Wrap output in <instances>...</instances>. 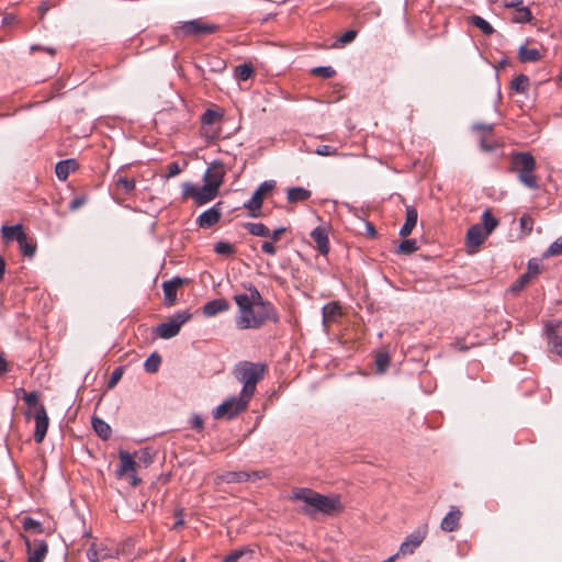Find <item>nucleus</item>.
<instances>
[{"label": "nucleus", "instance_id": "f257e3e1", "mask_svg": "<svg viewBox=\"0 0 562 562\" xmlns=\"http://www.w3.org/2000/svg\"><path fill=\"white\" fill-rule=\"evenodd\" d=\"M234 301L239 311L236 324L240 329H258L268 321L273 323L279 321L273 305L263 301L260 292L255 286L249 289V294L234 295Z\"/></svg>", "mask_w": 562, "mask_h": 562}, {"label": "nucleus", "instance_id": "f03ea898", "mask_svg": "<svg viewBox=\"0 0 562 562\" xmlns=\"http://www.w3.org/2000/svg\"><path fill=\"white\" fill-rule=\"evenodd\" d=\"M292 498L304 503L301 512L308 517L317 513L331 516L344 509L339 496L329 497L306 487L295 488Z\"/></svg>", "mask_w": 562, "mask_h": 562}, {"label": "nucleus", "instance_id": "7ed1b4c3", "mask_svg": "<svg viewBox=\"0 0 562 562\" xmlns=\"http://www.w3.org/2000/svg\"><path fill=\"white\" fill-rule=\"evenodd\" d=\"M267 366L250 361H241L234 369V376L243 383L241 393L245 397H252L257 383L263 379Z\"/></svg>", "mask_w": 562, "mask_h": 562}, {"label": "nucleus", "instance_id": "20e7f679", "mask_svg": "<svg viewBox=\"0 0 562 562\" xmlns=\"http://www.w3.org/2000/svg\"><path fill=\"white\" fill-rule=\"evenodd\" d=\"M510 162L512 170L518 175L520 183L532 190L539 188L538 177L535 175L537 162L531 154H514Z\"/></svg>", "mask_w": 562, "mask_h": 562}, {"label": "nucleus", "instance_id": "39448f33", "mask_svg": "<svg viewBox=\"0 0 562 562\" xmlns=\"http://www.w3.org/2000/svg\"><path fill=\"white\" fill-rule=\"evenodd\" d=\"M218 31V25L209 23L204 19L186 21L175 27L177 36H203Z\"/></svg>", "mask_w": 562, "mask_h": 562}, {"label": "nucleus", "instance_id": "423d86ee", "mask_svg": "<svg viewBox=\"0 0 562 562\" xmlns=\"http://www.w3.org/2000/svg\"><path fill=\"white\" fill-rule=\"evenodd\" d=\"M250 397H245L240 392L239 397H232L224 403H222L214 412V417L216 419L227 418L232 419L237 416L240 412L245 411L248 406Z\"/></svg>", "mask_w": 562, "mask_h": 562}, {"label": "nucleus", "instance_id": "0eeeda50", "mask_svg": "<svg viewBox=\"0 0 562 562\" xmlns=\"http://www.w3.org/2000/svg\"><path fill=\"white\" fill-rule=\"evenodd\" d=\"M182 193L183 198H191L196 204L202 205L215 199L218 191L205 183L202 187H195L190 182H184L182 184Z\"/></svg>", "mask_w": 562, "mask_h": 562}, {"label": "nucleus", "instance_id": "6e6552de", "mask_svg": "<svg viewBox=\"0 0 562 562\" xmlns=\"http://www.w3.org/2000/svg\"><path fill=\"white\" fill-rule=\"evenodd\" d=\"M191 316V313L187 311L177 313L168 322L161 323L156 328V334L162 339H170L179 334L181 326L186 324Z\"/></svg>", "mask_w": 562, "mask_h": 562}, {"label": "nucleus", "instance_id": "1a4fd4ad", "mask_svg": "<svg viewBox=\"0 0 562 562\" xmlns=\"http://www.w3.org/2000/svg\"><path fill=\"white\" fill-rule=\"evenodd\" d=\"M274 187L276 182L273 180L262 182L254 192L251 199L244 204V206L249 210L252 217H258L260 215L263 199L274 189Z\"/></svg>", "mask_w": 562, "mask_h": 562}, {"label": "nucleus", "instance_id": "9d476101", "mask_svg": "<svg viewBox=\"0 0 562 562\" xmlns=\"http://www.w3.org/2000/svg\"><path fill=\"white\" fill-rule=\"evenodd\" d=\"M480 146L484 151H492L498 146V142L494 137V124L475 123L472 126Z\"/></svg>", "mask_w": 562, "mask_h": 562}, {"label": "nucleus", "instance_id": "9b49d317", "mask_svg": "<svg viewBox=\"0 0 562 562\" xmlns=\"http://www.w3.org/2000/svg\"><path fill=\"white\" fill-rule=\"evenodd\" d=\"M120 467L116 471L119 477L128 476L131 479V484L133 486H137L140 480L136 475L137 463L134 461L133 457L127 451H120Z\"/></svg>", "mask_w": 562, "mask_h": 562}, {"label": "nucleus", "instance_id": "f8f14e48", "mask_svg": "<svg viewBox=\"0 0 562 562\" xmlns=\"http://www.w3.org/2000/svg\"><path fill=\"white\" fill-rule=\"evenodd\" d=\"M27 552V562H43L48 553V544L44 540H34L33 542L24 537Z\"/></svg>", "mask_w": 562, "mask_h": 562}, {"label": "nucleus", "instance_id": "ddd939ff", "mask_svg": "<svg viewBox=\"0 0 562 562\" xmlns=\"http://www.w3.org/2000/svg\"><path fill=\"white\" fill-rule=\"evenodd\" d=\"M547 337L550 351L562 357V323H549L547 325Z\"/></svg>", "mask_w": 562, "mask_h": 562}, {"label": "nucleus", "instance_id": "4468645a", "mask_svg": "<svg viewBox=\"0 0 562 562\" xmlns=\"http://www.w3.org/2000/svg\"><path fill=\"white\" fill-rule=\"evenodd\" d=\"M488 237V234L483 229L481 224L472 225L465 236V245L470 252H476L480 246Z\"/></svg>", "mask_w": 562, "mask_h": 562}, {"label": "nucleus", "instance_id": "2eb2a0df", "mask_svg": "<svg viewBox=\"0 0 562 562\" xmlns=\"http://www.w3.org/2000/svg\"><path fill=\"white\" fill-rule=\"evenodd\" d=\"M427 536V527L418 528L411 533L400 547L402 555L412 554L418 548Z\"/></svg>", "mask_w": 562, "mask_h": 562}, {"label": "nucleus", "instance_id": "dca6fc26", "mask_svg": "<svg viewBox=\"0 0 562 562\" xmlns=\"http://www.w3.org/2000/svg\"><path fill=\"white\" fill-rule=\"evenodd\" d=\"M187 282L186 279L180 277L172 278L171 280L162 283L164 303L167 306H172L177 301V292Z\"/></svg>", "mask_w": 562, "mask_h": 562}, {"label": "nucleus", "instance_id": "f3484780", "mask_svg": "<svg viewBox=\"0 0 562 562\" xmlns=\"http://www.w3.org/2000/svg\"><path fill=\"white\" fill-rule=\"evenodd\" d=\"M222 113L214 109H207L201 116L202 123V134L210 139H214L217 136V133L212 130V126L221 121Z\"/></svg>", "mask_w": 562, "mask_h": 562}, {"label": "nucleus", "instance_id": "a211bd4d", "mask_svg": "<svg viewBox=\"0 0 562 562\" xmlns=\"http://www.w3.org/2000/svg\"><path fill=\"white\" fill-rule=\"evenodd\" d=\"M33 417L35 419L34 440L41 443L46 436L49 423L45 407L37 406V412L33 414Z\"/></svg>", "mask_w": 562, "mask_h": 562}, {"label": "nucleus", "instance_id": "6ab92c4d", "mask_svg": "<svg viewBox=\"0 0 562 562\" xmlns=\"http://www.w3.org/2000/svg\"><path fill=\"white\" fill-rule=\"evenodd\" d=\"M224 175L225 172L222 166L214 165L211 168H209L204 173V183L211 186L212 188L218 191L221 184L223 183Z\"/></svg>", "mask_w": 562, "mask_h": 562}, {"label": "nucleus", "instance_id": "aec40b11", "mask_svg": "<svg viewBox=\"0 0 562 562\" xmlns=\"http://www.w3.org/2000/svg\"><path fill=\"white\" fill-rule=\"evenodd\" d=\"M462 513L454 506H452L449 510V513L443 517L441 521V529L447 532H452L459 529L460 527V519H461Z\"/></svg>", "mask_w": 562, "mask_h": 562}, {"label": "nucleus", "instance_id": "412c9836", "mask_svg": "<svg viewBox=\"0 0 562 562\" xmlns=\"http://www.w3.org/2000/svg\"><path fill=\"white\" fill-rule=\"evenodd\" d=\"M221 216H222V213L217 209V206H213V207L206 210L205 212H203L198 217V224L202 228H210L220 222Z\"/></svg>", "mask_w": 562, "mask_h": 562}, {"label": "nucleus", "instance_id": "4be33fe9", "mask_svg": "<svg viewBox=\"0 0 562 562\" xmlns=\"http://www.w3.org/2000/svg\"><path fill=\"white\" fill-rule=\"evenodd\" d=\"M311 237L315 241L317 250L322 255H327L329 251V239L326 229L318 226L312 231Z\"/></svg>", "mask_w": 562, "mask_h": 562}, {"label": "nucleus", "instance_id": "5701e85b", "mask_svg": "<svg viewBox=\"0 0 562 562\" xmlns=\"http://www.w3.org/2000/svg\"><path fill=\"white\" fill-rule=\"evenodd\" d=\"M418 218L417 210L414 206H406V218L405 223L400 231V235L402 237H407L412 234L414 227L416 226Z\"/></svg>", "mask_w": 562, "mask_h": 562}, {"label": "nucleus", "instance_id": "b1692460", "mask_svg": "<svg viewBox=\"0 0 562 562\" xmlns=\"http://www.w3.org/2000/svg\"><path fill=\"white\" fill-rule=\"evenodd\" d=\"M228 308H229V304L226 300L217 299V300L207 302L203 306V314L207 317H212L221 312L227 311Z\"/></svg>", "mask_w": 562, "mask_h": 562}, {"label": "nucleus", "instance_id": "393cba45", "mask_svg": "<svg viewBox=\"0 0 562 562\" xmlns=\"http://www.w3.org/2000/svg\"><path fill=\"white\" fill-rule=\"evenodd\" d=\"M77 168L78 162L75 159H67L57 162L55 172L59 180L65 181Z\"/></svg>", "mask_w": 562, "mask_h": 562}, {"label": "nucleus", "instance_id": "a878e982", "mask_svg": "<svg viewBox=\"0 0 562 562\" xmlns=\"http://www.w3.org/2000/svg\"><path fill=\"white\" fill-rule=\"evenodd\" d=\"M286 229L284 227H279L274 229L272 233L270 232L269 237L271 238V240L263 241L261 245V250L269 256H274L277 254V247L274 246V243H278L281 239Z\"/></svg>", "mask_w": 562, "mask_h": 562}, {"label": "nucleus", "instance_id": "bb28decb", "mask_svg": "<svg viewBox=\"0 0 562 562\" xmlns=\"http://www.w3.org/2000/svg\"><path fill=\"white\" fill-rule=\"evenodd\" d=\"M341 315V307L338 303H328L323 307V322L327 326L329 323H335Z\"/></svg>", "mask_w": 562, "mask_h": 562}, {"label": "nucleus", "instance_id": "cd10ccee", "mask_svg": "<svg viewBox=\"0 0 562 562\" xmlns=\"http://www.w3.org/2000/svg\"><path fill=\"white\" fill-rule=\"evenodd\" d=\"M2 237L5 241H11L15 239L16 241H21L24 239V231L21 224L7 226L3 225L1 228Z\"/></svg>", "mask_w": 562, "mask_h": 562}, {"label": "nucleus", "instance_id": "c85d7f7f", "mask_svg": "<svg viewBox=\"0 0 562 562\" xmlns=\"http://www.w3.org/2000/svg\"><path fill=\"white\" fill-rule=\"evenodd\" d=\"M518 57L522 63H536L542 58L540 49L536 47L520 46Z\"/></svg>", "mask_w": 562, "mask_h": 562}, {"label": "nucleus", "instance_id": "c756f323", "mask_svg": "<svg viewBox=\"0 0 562 562\" xmlns=\"http://www.w3.org/2000/svg\"><path fill=\"white\" fill-rule=\"evenodd\" d=\"M311 196V191L302 187H294L288 191V200L290 203L306 201Z\"/></svg>", "mask_w": 562, "mask_h": 562}, {"label": "nucleus", "instance_id": "7c9ffc66", "mask_svg": "<svg viewBox=\"0 0 562 562\" xmlns=\"http://www.w3.org/2000/svg\"><path fill=\"white\" fill-rule=\"evenodd\" d=\"M136 182L132 178H127L125 176L119 175L116 177V187L121 194L128 195L135 189Z\"/></svg>", "mask_w": 562, "mask_h": 562}, {"label": "nucleus", "instance_id": "2f4dec72", "mask_svg": "<svg viewBox=\"0 0 562 562\" xmlns=\"http://www.w3.org/2000/svg\"><path fill=\"white\" fill-rule=\"evenodd\" d=\"M481 225L490 236L493 233V231L498 226V220L492 215V212L490 210H485L481 217Z\"/></svg>", "mask_w": 562, "mask_h": 562}, {"label": "nucleus", "instance_id": "473e14b6", "mask_svg": "<svg viewBox=\"0 0 562 562\" xmlns=\"http://www.w3.org/2000/svg\"><path fill=\"white\" fill-rule=\"evenodd\" d=\"M92 427L102 439H108L111 435V427L101 418L94 417L92 419Z\"/></svg>", "mask_w": 562, "mask_h": 562}, {"label": "nucleus", "instance_id": "72a5a7b5", "mask_svg": "<svg viewBox=\"0 0 562 562\" xmlns=\"http://www.w3.org/2000/svg\"><path fill=\"white\" fill-rule=\"evenodd\" d=\"M245 228L249 234L260 237H269L270 229L262 223H246Z\"/></svg>", "mask_w": 562, "mask_h": 562}, {"label": "nucleus", "instance_id": "f704fd0d", "mask_svg": "<svg viewBox=\"0 0 562 562\" xmlns=\"http://www.w3.org/2000/svg\"><path fill=\"white\" fill-rule=\"evenodd\" d=\"M19 391L23 394L22 398L29 405L30 411H33V414L37 412V406H44L43 404L38 403L37 392L27 393L24 389H20Z\"/></svg>", "mask_w": 562, "mask_h": 562}, {"label": "nucleus", "instance_id": "c9c22d12", "mask_svg": "<svg viewBox=\"0 0 562 562\" xmlns=\"http://www.w3.org/2000/svg\"><path fill=\"white\" fill-rule=\"evenodd\" d=\"M514 91L526 93L529 89V78L526 75H518L510 83Z\"/></svg>", "mask_w": 562, "mask_h": 562}, {"label": "nucleus", "instance_id": "e433bc0d", "mask_svg": "<svg viewBox=\"0 0 562 562\" xmlns=\"http://www.w3.org/2000/svg\"><path fill=\"white\" fill-rule=\"evenodd\" d=\"M255 74V68L249 64H243L235 68V78L240 81L248 80Z\"/></svg>", "mask_w": 562, "mask_h": 562}, {"label": "nucleus", "instance_id": "4c0bfd02", "mask_svg": "<svg viewBox=\"0 0 562 562\" xmlns=\"http://www.w3.org/2000/svg\"><path fill=\"white\" fill-rule=\"evenodd\" d=\"M22 526L25 531L33 532V533H42L44 532L43 525L31 518V517H24L22 520Z\"/></svg>", "mask_w": 562, "mask_h": 562}, {"label": "nucleus", "instance_id": "58836bf2", "mask_svg": "<svg viewBox=\"0 0 562 562\" xmlns=\"http://www.w3.org/2000/svg\"><path fill=\"white\" fill-rule=\"evenodd\" d=\"M161 357L158 353H151L145 361L144 368L149 373H156L160 367Z\"/></svg>", "mask_w": 562, "mask_h": 562}, {"label": "nucleus", "instance_id": "ea45409f", "mask_svg": "<svg viewBox=\"0 0 562 562\" xmlns=\"http://www.w3.org/2000/svg\"><path fill=\"white\" fill-rule=\"evenodd\" d=\"M471 23L474 26H476L477 29H480L482 31V33L485 35H491L494 33L493 26L487 21H485L483 18H481L479 15H473L471 18Z\"/></svg>", "mask_w": 562, "mask_h": 562}, {"label": "nucleus", "instance_id": "a19ab883", "mask_svg": "<svg viewBox=\"0 0 562 562\" xmlns=\"http://www.w3.org/2000/svg\"><path fill=\"white\" fill-rule=\"evenodd\" d=\"M252 552L254 551L251 549H249V548L237 549V550H234L233 552H231L229 554H227L223 559V562H238L245 555H248V554L251 555Z\"/></svg>", "mask_w": 562, "mask_h": 562}, {"label": "nucleus", "instance_id": "79ce46f5", "mask_svg": "<svg viewBox=\"0 0 562 562\" xmlns=\"http://www.w3.org/2000/svg\"><path fill=\"white\" fill-rule=\"evenodd\" d=\"M417 249L418 246L415 239H405L398 245L397 252L403 255H411Z\"/></svg>", "mask_w": 562, "mask_h": 562}, {"label": "nucleus", "instance_id": "37998d69", "mask_svg": "<svg viewBox=\"0 0 562 562\" xmlns=\"http://www.w3.org/2000/svg\"><path fill=\"white\" fill-rule=\"evenodd\" d=\"M250 479V474L245 471H238V472H228L224 480L227 483H238V482H246Z\"/></svg>", "mask_w": 562, "mask_h": 562}, {"label": "nucleus", "instance_id": "c03bdc74", "mask_svg": "<svg viewBox=\"0 0 562 562\" xmlns=\"http://www.w3.org/2000/svg\"><path fill=\"white\" fill-rule=\"evenodd\" d=\"M562 255V236L555 239L543 254L544 258Z\"/></svg>", "mask_w": 562, "mask_h": 562}, {"label": "nucleus", "instance_id": "a18cd8bd", "mask_svg": "<svg viewBox=\"0 0 562 562\" xmlns=\"http://www.w3.org/2000/svg\"><path fill=\"white\" fill-rule=\"evenodd\" d=\"M21 251L29 257H32L36 250V245L33 244L32 240H29L26 234L24 233V239L21 241H18Z\"/></svg>", "mask_w": 562, "mask_h": 562}, {"label": "nucleus", "instance_id": "49530a36", "mask_svg": "<svg viewBox=\"0 0 562 562\" xmlns=\"http://www.w3.org/2000/svg\"><path fill=\"white\" fill-rule=\"evenodd\" d=\"M311 72L325 79L333 78L336 75V70L330 66L315 67Z\"/></svg>", "mask_w": 562, "mask_h": 562}, {"label": "nucleus", "instance_id": "de8ad7c7", "mask_svg": "<svg viewBox=\"0 0 562 562\" xmlns=\"http://www.w3.org/2000/svg\"><path fill=\"white\" fill-rule=\"evenodd\" d=\"M532 19L531 11L527 7L518 8L515 12L514 21L518 23L529 22Z\"/></svg>", "mask_w": 562, "mask_h": 562}, {"label": "nucleus", "instance_id": "09e8293b", "mask_svg": "<svg viewBox=\"0 0 562 562\" xmlns=\"http://www.w3.org/2000/svg\"><path fill=\"white\" fill-rule=\"evenodd\" d=\"M390 364V357L386 352H380L375 356L376 370L380 373L385 372Z\"/></svg>", "mask_w": 562, "mask_h": 562}, {"label": "nucleus", "instance_id": "8fccbe9b", "mask_svg": "<svg viewBox=\"0 0 562 562\" xmlns=\"http://www.w3.org/2000/svg\"><path fill=\"white\" fill-rule=\"evenodd\" d=\"M214 251L218 255L229 256L234 254L235 248L232 244L226 241H218L214 246Z\"/></svg>", "mask_w": 562, "mask_h": 562}, {"label": "nucleus", "instance_id": "3c124183", "mask_svg": "<svg viewBox=\"0 0 562 562\" xmlns=\"http://www.w3.org/2000/svg\"><path fill=\"white\" fill-rule=\"evenodd\" d=\"M531 280L528 278V274L520 276L509 288L512 293L520 292L527 284H529Z\"/></svg>", "mask_w": 562, "mask_h": 562}, {"label": "nucleus", "instance_id": "603ef678", "mask_svg": "<svg viewBox=\"0 0 562 562\" xmlns=\"http://www.w3.org/2000/svg\"><path fill=\"white\" fill-rule=\"evenodd\" d=\"M520 228L526 234L529 235L532 232L533 228V220L530 215L524 214L520 220Z\"/></svg>", "mask_w": 562, "mask_h": 562}, {"label": "nucleus", "instance_id": "864d4df0", "mask_svg": "<svg viewBox=\"0 0 562 562\" xmlns=\"http://www.w3.org/2000/svg\"><path fill=\"white\" fill-rule=\"evenodd\" d=\"M122 376H123V368L122 367L115 368L110 376L109 382H108V389H113L120 382Z\"/></svg>", "mask_w": 562, "mask_h": 562}, {"label": "nucleus", "instance_id": "5fc2aeb1", "mask_svg": "<svg viewBox=\"0 0 562 562\" xmlns=\"http://www.w3.org/2000/svg\"><path fill=\"white\" fill-rule=\"evenodd\" d=\"M315 153L319 156H334L337 155V149L328 145H319Z\"/></svg>", "mask_w": 562, "mask_h": 562}, {"label": "nucleus", "instance_id": "6e6d98bb", "mask_svg": "<svg viewBox=\"0 0 562 562\" xmlns=\"http://www.w3.org/2000/svg\"><path fill=\"white\" fill-rule=\"evenodd\" d=\"M357 36V31L355 30H349L347 32H345L339 38H338V43L340 45H346V44H349L351 43Z\"/></svg>", "mask_w": 562, "mask_h": 562}, {"label": "nucleus", "instance_id": "4d7b16f0", "mask_svg": "<svg viewBox=\"0 0 562 562\" xmlns=\"http://www.w3.org/2000/svg\"><path fill=\"white\" fill-rule=\"evenodd\" d=\"M181 172V167L178 162L173 161L167 165V178H172Z\"/></svg>", "mask_w": 562, "mask_h": 562}, {"label": "nucleus", "instance_id": "13d9d810", "mask_svg": "<svg viewBox=\"0 0 562 562\" xmlns=\"http://www.w3.org/2000/svg\"><path fill=\"white\" fill-rule=\"evenodd\" d=\"M540 273V267L537 263H532L531 261L528 265V269L525 274H528V278L531 280Z\"/></svg>", "mask_w": 562, "mask_h": 562}, {"label": "nucleus", "instance_id": "bf43d9fd", "mask_svg": "<svg viewBox=\"0 0 562 562\" xmlns=\"http://www.w3.org/2000/svg\"><path fill=\"white\" fill-rule=\"evenodd\" d=\"M86 203V199L83 196H79V198H76L74 199L71 202H70V210L71 211H76L78 210L80 206H82L83 204Z\"/></svg>", "mask_w": 562, "mask_h": 562}, {"label": "nucleus", "instance_id": "052dcab7", "mask_svg": "<svg viewBox=\"0 0 562 562\" xmlns=\"http://www.w3.org/2000/svg\"><path fill=\"white\" fill-rule=\"evenodd\" d=\"M203 424H204L203 419L198 415L193 416L191 419V426H192V428H194L196 430H202Z\"/></svg>", "mask_w": 562, "mask_h": 562}, {"label": "nucleus", "instance_id": "680f3d73", "mask_svg": "<svg viewBox=\"0 0 562 562\" xmlns=\"http://www.w3.org/2000/svg\"><path fill=\"white\" fill-rule=\"evenodd\" d=\"M8 371H9L8 362H7L5 358L3 357V355H0V375H3Z\"/></svg>", "mask_w": 562, "mask_h": 562}, {"label": "nucleus", "instance_id": "e2e57ef3", "mask_svg": "<svg viewBox=\"0 0 562 562\" xmlns=\"http://www.w3.org/2000/svg\"><path fill=\"white\" fill-rule=\"evenodd\" d=\"M87 555L89 558L90 561L92 562H99V558H98V554L95 551L89 549L88 552H87Z\"/></svg>", "mask_w": 562, "mask_h": 562}, {"label": "nucleus", "instance_id": "0e129e2a", "mask_svg": "<svg viewBox=\"0 0 562 562\" xmlns=\"http://www.w3.org/2000/svg\"><path fill=\"white\" fill-rule=\"evenodd\" d=\"M4 271H5V262H4V259L0 256V281L3 280Z\"/></svg>", "mask_w": 562, "mask_h": 562}, {"label": "nucleus", "instance_id": "69168bd1", "mask_svg": "<svg viewBox=\"0 0 562 562\" xmlns=\"http://www.w3.org/2000/svg\"><path fill=\"white\" fill-rule=\"evenodd\" d=\"M398 555H402V553H400V551H398L396 554H394V555L390 557L387 560H385V561H383V562H394V561H395V559H396Z\"/></svg>", "mask_w": 562, "mask_h": 562}, {"label": "nucleus", "instance_id": "338daca9", "mask_svg": "<svg viewBox=\"0 0 562 562\" xmlns=\"http://www.w3.org/2000/svg\"><path fill=\"white\" fill-rule=\"evenodd\" d=\"M520 3H521V0H519V1H513V2H510V3L508 4V7H517V5H519Z\"/></svg>", "mask_w": 562, "mask_h": 562}, {"label": "nucleus", "instance_id": "774afa93", "mask_svg": "<svg viewBox=\"0 0 562 562\" xmlns=\"http://www.w3.org/2000/svg\"><path fill=\"white\" fill-rule=\"evenodd\" d=\"M183 524V521L181 519H178L173 526V528H178L179 526H181Z\"/></svg>", "mask_w": 562, "mask_h": 562}]
</instances>
